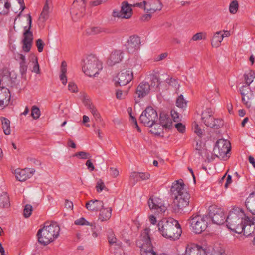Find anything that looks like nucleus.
I'll return each instance as SVG.
<instances>
[{
  "label": "nucleus",
  "mask_w": 255,
  "mask_h": 255,
  "mask_svg": "<svg viewBox=\"0 0 255 255\" xmlns=\"http://www.w3.org/2000/svg\"><path fill=\"white\" fill-rule=\"evenodd\" d=\"M14 58L19 63V70L21 75L23 77L25 76L28 69L26 62L25 56L22 54L17 53L15 54Z\"/></svg>",
  "instance_id": "obj_20"
},
{
  "label": "nucleus",
  "mask_w": 255,
  "mask_h": 255,
  "mask_svg": "<svg viewBox=\"0 0 255 255\" xmlns=\"http://www.w3.org/2000/svg\"><path fill=\"white\" fill-rule=\"evenodd\" d=\"M112 16L114 17H117L118 18H124L121 9L113 10L112 12Z\"/></svg>",
  "instance_id": "obj_55"
},
{
  "label": "nucleus",
  "mask_w": 255,
  "mask_h": 255,
  "mask_svg": "<svg viewBox=\"0 0 255 255\" xmlns=\"http://www.w3.org/2000/svg\"><path fill=\"white\" fill-rule=\"evenodd\" d=\"M160 124L166 129H170L173 127L171 118L166 114H161L159 118Z\"/></svg>",
  "instance_id": "obj_29"
},
{
  "label": "nucleus",
  "mask_w": 255,
  "mask_h": 255,
  "mask_svg": "<svg viewBox=\"0 0 255 255\" xmlns=\"http://www.w3.org/2000/svg\"><path fill=\"white\" fill-rule=\"evenodd\" d=\"M150 85L147 82H142L140 83L136 88V94L138 98H143L147 95L150 91Z\"/></svg>",
  "instance_id": "obj_25"
},
{
  "label": "nucleus",
  "mask_w": 255,
  "mask_h": 255,
  "mask_svg": "<svg viewBox=\"0 0 255 255\" xmlns=\"http://www.w3.org/2000/svg\"><path fill=\"white\" fill-rule=\"evenodd\" d=\"M75 224L78 225H90L92 226L88 221H87L84 218L82 217L80 219H77L75 221Z\"/></svg>",
  "instance_id": "obj_52"
},
{
  "label": "nucleus",
  "mask_w": 255,
  "mask_h": 255,
  "mask_svg": "<svg viewBox=\"0 0 255 255\" xmlns=\"http://www.w3.org/2000/svg\"><path fill=\"white\" fill-rule=\"evenodd\" d=\"M240 91L242 96V100L243 103L247 108H250L254 101L252 91L248 85H244L241 87Z\"/></svg>",
  "instance_id": "obj_12"
},
{
  "label": "nucleus",
  "mask_w": 255,
  "mask_h": 255,
  "mask_svg": "<svg viewBox=\"0 0 255 255\" xmlns=\"http://www.w3.org/2000/svg\"><path fill=\"white\" fill-rule=\"evenodd\" d=\"M35 170L32 168L17 169L15 170L16 179L20 181H24L32 177Z\"/></svg>",
  "instance_id": "obj_18"
},
{
  "label": "nucleus",
  "mask_w": 255,
  "mask_h": 255,
  "mask_svg": "<svg viewBox=\"0 0 255 255\" xmlns=\"http://www.w3.org/2000/svg\"><path fill=\"white\" fill-rule=\"evenodd\" d=\"M85 11L84 7L82 8V9L81 10V12L80 13H78L77 12L76 9L74 7H73L71 11V14L72 16H76L77 18H80L83 16V13Z\"/></svg>",
  "instance_id": "obj_53"
},
{
  "label": "nucleus",
  "mask_w": 255,
  "mask_h": 255,
  "mask_svg": "<svg viewBox=\"0 0 255 255\" xmlns=\"http://www.w3.org/2000/svg\"><path fill=\"white\" fill-rule=\"evenodd\" d=\"M68 90L73 93H77L78 92V88L76 85L73 82H69L68 84Z\"/></svg>",
  "instance_id": "obj_56"
},
{
  "label": "nucleus",
  "mask_w": 255,
  "mask_h": 255,
  "mask_svg": "<svg viewBox=\"0 0 255 255\" xmlns=\"http://www.w3.org/2000/svg\"><path fill=\"white\" fill-rule=\"evenodd\" d=\"M174 126L177 130L181 133H183L185 131V126L181 123H178L174 124Z\"/></svg>",
  "instance_id": "obj_54"
},
{
  "label": "nucleus",
  "mask_w": 255,
  "mask_h": 255,
  "mask_svg": "<svg viewBox=\"0 0 255 255\" xmlns=\"http://www.w3.org/2000/svg\"><path fill=\"white\" fill-rule=\"evenodd\" d=\"M133 72L130 68L123 69L118 74L116 78L115 79V84L116 86L118 85L120 86H125L129 83L133 79Z\"/></svg>",
  "instance_id": "obj_11"
},
{
  "label": "nucleus",
  "mask_w": 255,
  "mask_h": 255,
  "mask_svg": "<svg viewBox=\"0 0 255 255\" xmlns=\"http://www.w3.org/2000/svg\"><path fill=\"white\" fill-rule=\"evenodd\" d=\"M158 119L156 111L152 107H147L139 117V120L144 126L151 128Z\"/></svg>",
  "instance_id": "obj_7"
},
{
  "label": "nucleus",
  "mask_w": 255,
  "mask_h": 255,
  "mask_svg": "<svg viewBox=\"0 0 255 255\" xmlns=\"http://www.w3.org/2000/svg\"><path fill=\"white\" fill-rule=\"evenodd\" d=\"M144 9L147 10V13H154L157 11H160L163 7L159 0H149L148 1H143Z\"/></svg>",
  "instance_id": "obj_15"
},
{
  "label": "nucleus",
  "mask_w": 255,
  "mask_h": 255,
  "mask_svg": "<svg viewBox=\"0 0 255 255\" xmlns=\"http://www.w3.org/2000/svg\"><path fill=\"white\" fill-rule=\"evenodd\" d=\"M189 220L191 229L196 234L204 231L209 223V217L207 215H193Z\"/></svg>",
  "instance_id": "obj_6"
},
{
  "label": "nucleus",
  "mask_w": 255,
  "mask_h": 255,
  "mask_svg": "<svg viewBox=\"0 0 255 255\" xmlns=\"http://www.w3.org/2000/svg\"><path fill=\"white\" fill-rule=\"evenodd\" d=\"M176 106L181 109H184L187 107V101L184 99L183 96L180 95L178 97L176 101Z\"/></svg>",
  "instance_id": "obj_38"
},
{
  "label": "nucleus",
  "mask_w": 255,
  "mask_h": 255,
  "mask_svg": "<svg viewBox=\"0 0 255 255\" xmlns=\"http://www.w3.org/2000/svg\"><path fill=\"white\" fill-rule=\"evenodd\" d=\"M183 255H207L205 249L194 244H188Z\"/></svg>",
  "instance_id": "obj_16"
},
{
  "label": "nucleus",
  "mask_w": 255,
  "mask_h": 255,
  "mask_svg": "<svg viewBox=\"0 0 255 255\" xmlns=\"http://www.w3.org/2000/svg\"><path fill=\"white\" fill-rule=\"evenodd\" d=\"M31 58L33 60V63H34V66L31 69V72L35 73L37 74H40V68L37 57L34 55H32L31 56Z\"/></svg>",
  "instance_id": "obj_43"
},
{
  "label": "nucleus",
  "mask_w": 255,
  "mask_h": 255,
  "mask_svg": "<svg viewBox=\"0 0 255 255\" xmlns=\"http://www.w3.org/2000/svg\"><path fill=\"white\" fill-rule=\"evenodd\" d=\"M96 189L98 192H101L103 190L107 189V188L105 187L104 182L101 179H99L97 180L96 185Z\"/></svg>",
  "instance_id": "obj_46"
},
{
  "label": "nucleus",
  "mask_w": 255,
  "mask_h": 255,
  "mask_svg": "<svg viewBox=\"0 0 255 255\" xmlns=\"http://www.w3.org/2000/svg\"><path fill=\"white\" fill-rule=\"evenodd\" d=\"M209 221L211 219L214 224H223L225 222V216L223 210L216 206H211L209 208Z\"/></svg>",
  "instance_id": "obj_10"
},
{
  "label": "nucleus",
  "mask_w": 255,
  "mask_h": 255,
  "mask_svg": "<svg viewBox=\"0 0 255 255\" xmlns=\"http://www.w3.org/2000/svg\"><path fill=\"white\" fill-rule=\"evenodd\" d=\"M224 125V121L222 119L214 118V120L212 121V125L210 127V128L214 129H219L221 127H223Z\"/></svg>",
  "instance_id": "obj_40"
},
{
  "label": "nucleus",
  "mask_w": 255,
  "mask_h": 255,
  "mask_svg": "<svg viewBox=\"0 0 255 255\" xmlns=\"http://www.w3.org/2000/svg\"><path fill=\"white\" fill-rule=\"evenodd\" d=\"M255 77V73L253 71H250L248 73L244 74V78L246 81V85L249 87L250 84L253 81V79Z\"/></svg>",
  "instance_id": "obj_39"
},
{
  "label": "nucleus",
  "mask_w": 255,
  "mask_h": 255,
  "mask_svg": "<svg viewBox=\"0 0 255 255\" xmlns=\"http://www.w3.org/2000/svg\"><path fill=\"white\" fill-rule=\"evenodd\" d=\"M122 53L120 50H116L112 52L108 60V64L112 66L120 62L123 59Z\"/></svg>",
  "instance_id": "obj_27"
},
{
  "label": "nucleus",
  "mask_w": 255,
  "mask_h": 255,
  "mask_svg": "<svg viewBox=\"0 0 255 255\" xmlns=\"http://www.w3.org/2000/svg\"><path fill=\"white\" fill-rule=\"evenodd\" d=\"M82 70L89 77L96 76L102 69V63L94 55H88L83 61Z\"/></svg>",
  "instance_id": "obj_5"
},
{
  "label": "nucleus",
  "mask_w": 255,
  "mask_h": 255,
  "mask_svg": "<svg viewBox=\"0 0 255 255\" xmlns=\"http://www.w3.org/2000/svg\"><path fill=\"white\" fill-rule=\"evenodd\" d=\"M231 150V144L227 140L220 139L218 140L213 149L214 154L218 157L224 158Z\"/></svg>",
  "instance_id": "obj_9"
},
{
  "label": "nucleus",
  "mask_w": 255,
  "mask_h": 255,
  "mask_svg": "<svg viewBox=\"0 0 255 255\" xmlns=\"http://www.w3.org/2000/svg\"><path fill=\"white\" fill-rule=\"evenodd\" d=\"M192 129L199 136H201L202 135V130L199 128V125L195 122L192 124Z\"/></svg>",
  "instance_id": "obj_49"
},
{
  "label": "nucleus",
  "mask_w": 255,
  "mask_h": 255,
  "mask_svg": "<svg viewBox=\"0 0 255 255\" xmlns=\"http://www.w3.org/2000/svg\"><path fill=\"white\" fill-rule=\"evenodd\" d=\"M148 204L150 209L154 210L158 213H164L167 208L164 205L161 199L155 196H151L148 200Z\"/></svg>",
  "instance_id": "obj_13"
},
{
  "label": "nucleus",
  "mask_w": 255,
  "mask_h": 255,
  "mask_svg": "<svg viewBox=\"0 0 255 255\" xmlns=\"http://www.w3.org/2000/svg\"><path fill=\"white\" fill-rule=\"evenodd\" d=\"M104 32L103 29L100 27H90L85 30V34L88 36L95 35Z\"/></svg>",
  "instance_id": "obj_35"
},
{
  "label": "nucleus",
  "mask_w": 255,
  "mask_h": 255,
  "mask_svg": "<svg viewBox=\"0 0 255 255\" xmlns=\"http://www.w3.org/2000/svg\"><path fill=\"white\" fill-rule=\"evenodd\" d=\"M60 230L59 225L56 222L45 225L37 232L38 242L43 245L48 244L58 237Z\"/></svg>",
  "instance_id": "obj_4"
},
{
  "label": "nucleus",
  "mask_w": 255,
  "mask_h": 255,
  "mask_svg": "<svg viewBox=\"0 0 255 255\" xmlns=\"http://www.w3.org/2000/svg\"><path fill=\"white\" fill-rule=\"evenodd\" d=\"M0 119L1 121L2 128L5 134H10L11 129L10 126V121L8 119L4 117H1Z\"/></svg>",
  "instance_id": "obj_33"
},
{
  "label": "nucleus",
  "mask_w": 255,
  "mask_h": 255,
  "mask_svg": "<svg viewBox=\"0 0 255 255\" xmlns=\"http://www.w3.org/2000/svg\"><path fill=\"white\" fill-rule=\"evenodd\" d=\"M31 115L34 119H38L40 115L39 109L37 107L33 106L31 109Z\"/></svg>",
  "instance_id": "obj_47"
},
{
  "label": "nucleus",
  "mask_w": 255,
  "mask_h": 255,
  "mask_svg": "<svg viewBox=\"0 0 255 255\" xmlns=\"http://www.w3.org/2000/svg\"><path fill=\"white\" fill-rule=\"evenodd\" d=\"M108 0H96L90 2V4L92 6H96L102 4V3H105Z\"/></svg>",
  "instance_id": "obj_59"
},
{
  "label": "nucleus",
  "mask_w": 255,
  "mask_h": 255,
  "mask_svg": "<svg viewBox=\"0 0 255 255\" xmlns=\"http://www.w3.org/2000/svg\"><path fill=\"white\" fill-rule=\"evenodd\" d=\"M10 7V4L8 2V0H0V14L8 13Z\"/></svg>",
  "instance_id": "obj_34"
},
{
  "label": "nucleus",
  "mask_w": 255,
  "mask_h": 255,
  "mask_svg": "<svg viewBox=\"0 0 255 255\" xmlns=\"http://www.w3.org/2000/svg\"><path fill=\"white\" fill-rule=\"evenodd\" d=\"M51 4L52 0H45V3L42 11L39 17V20L40 21L44 22L49 18Z\"/></svg>",
  "instance_id": "obj_24"
},
{
  "label": "nucleus",
  "mask_w": 255,
  "mask_h": 255,
  "mask_svg": "<svg viewBox=\"0 0 255 255\" xmlns=\"http://www.w3.org/2000/svg\"><path fill=\"white\" fill-rule=\"evenodd\" d=\"M32 211V206L30 204H26L23 210V216L25 218L29 217Z\"/></svg>",
  "instance_id": "obj_48"
},
{
  "label": "nucleus",
  "mask_w": 255,
  "mask_h": 255,
  "mask_svg": "<svg viewBox=\"0 0 255 255\" xmlns=\"http://www.w3.org/2000/svg\"><path fill=\"white\" fill-rule=\"evenodd\" d=\"M108 240L109 243L111 245H114L117 248H120L121 246V243L118 241L117 239L116 238L112 231L109 233L108 235Z\"/></svg>",
  "instance_id": "obj_37"
},
{
  "label": "nucleus",
  "mask_w": 255,
  "mask_h": 255,
  "mask_svg": "<svg viewBox=\"0 0 255 255\" xmlns=\"http://www.w3.org/2000/svg\"><path fill=\"white\" fill-rule=\"evenodd\" d=\"M11 95L8 89L0 87V110L3 109L9 103Z\"/></svg>",
  "instance_id": "obj_19"
},
{
  "label": "nucleus",
  "mask_w": 255,
  "mask_h": 255,
  "mask_svg": "<svg viewBox=\"0 0 255 255\" xmlns=\"http://www.w3.org/2000/svg\"><path fill=\"white\" fill-rule=\"evenodd\" d=\"M171 115L172 116V118L174 122H178L179 118L178 113L176 112L175 111L172 110L171 111Z\"/></svg>",
  "instance_id": "obj_61"
},
{
  "label": "nucleus",
  "mask_w": 255,
  "mask_h": 255,
  "mask_svg": "<svg viewBox=\"0 0 255 255\" xmlns=\"http://www.w3.org/2000/svg\"><path fill=\"white\" fill-rule=\"evenodd\" d=\"M86 165L90 171H93L95 169L94 166L90 160H88L86 162Z\"/></svg>",
  "instance_id": "obj_62"
},
{
  "label": "nucleus",
  "mask_w": 255,
  "mask_h": 255,
  "mask_svg": "<svg viewBox=\"0 0 255 255\" xmlns=\"http://www.w3.org/2000/svg\"><path fill=\"white\" fill-rule=\"evenodd\" d=\"M9 206V198L7 193L2 192L0 195V206L5 208L8 207Z\"/></svg>",
  "instance_id": "obj_36"
},
{
  "label": "nucleus",
  "mask_w": 255,
  "mask_h": 255,
  "mask_svg": "<svg viewBox=\"0 0 255 255\" xmlns=\"http://www.w3.org/2000/svg\"><path fill=\"white\" fill-rule=\"evenodd\" d=\"M158 231L165 238L171 240L178 239L182 229L178 221L173 218H164L158 223Z\"/></svg>",
  "instance_id": "obj_2"
},
{
  "label": "nucleus",
  "mask_w": 255,
  "mask_h": 255,
  "mask_svg": "<svg viewBox=\"0 0 255 255\" xmlns=\"http://www.w3.org/2000/svg\"><path fill=\"white\" fill-rule=\"evenodd\" d=\"M150 175L148 172H132L129 177L130 180L135 184L140 181L146 180L150 178Z\"/></svg>",
  "instance_id": "obj_23"
},
{
  "label": "nucleus",
  "mask_w": 255,
  "mask_h": 255,
  "mask_svg": "<svg viewBox=\"0 0 255 255\" xmlns=\"http://www.w3.org/2000/svg\"><path fill=\"white\" fill-rule=\"evenodd\" d=\"M128 90L122 91L121 90H117L116 92V97L119 99H122L128 95Z\"/></svg>",
  "instance_id": "obj_50"
},
{
  "label": "nucleus",
  "mask_w": 255,
  "mask_h": 255,
  "mask_svg": "<svg viewBox=\"0 0 255 255\" xmlns=\"http://www.w3.org/2000/svg\"><path fill=\"white\" fill-rule=\"evenodd\" d=\"M67 72V63L65 61L62 62L60 67V79L64 85L67 83V79L66 75Z\"/></svg>",
  "instance_id": "obj_32"
},
{
  "label": "nucleus",
  "mask_w": 255,
  "mask_h": 255,
  "mask_svg": "<svg viewBox=\"0 0 255 255\" xmlns=\"http://www.w3.org/2000/svg\"><path fill=\"white\" fill-rule=\"evenodd\" d=\"M99 219L101 221L108 220L111 217L112 209L109 207L100 209L99 210Z\"/></svg>",
  "instance_id": "obj_30"
},
{
  "label": "nucleus",
  "mask_w": 255,
  "mask_h": 255,
  "mask_svg": "<svg viewBox=\"0 0 255 255\" xmlns=\"http://www.w3.org/2000/svg\"><path fill=\"white\" fill-rule=\"evenodd\" d=\"M239 3L237 0L232 1L229 5V12L232 14H235L238 11Z\"/></svg>",
  "instance_id": "obj_42"
},
{
  "label": "nucleus",
  "mask_w": 255,
  "mask_h": 255,
  "mask_svg": "<svg viewBox=\"0 0 255 255\" xmlns=\"http://www.w3.org/2000/svg\"><path fill=\"white\" fill-rule=\"evenodd\" d=\"M86 106H87V108L90 110L92 114H93V113L97 111L95 106L90 102H87L86 104Z\"/></svg>",
  "instance_id": "obj_57"
},
{
  "label": "nucleus",
  "mask_w": 255,
  "mask_h": 255,
  "mask_svg": "<svg viewBox=\"0 0 255 255\" xmlns=\"http://www.w3.org/2000/svg\"><path fill=\"white\" fill-rule=\"evenodd\" d=\"M74 157H77L82 159H90L91 156L90 154L86 152L79 151L73 155Z\"/></svg>",
  "instance_id": "obj_45"
},
{
  "label": "nucleus",
  "mask_w": 255,
  "mask_h": 255,
  "mask_svg": "<svg viewBox=\"0 0 255 255\" xmlns=\"http://www.w3.org/2000/svg\"><path fill=\"white\" fill-rule=\"evenodd\" d=\"M244 210L238 207H234L229 212L226 219L228 228L235 232L240 234L242 228L241 225L245 219L247 218Z\"/></svg>",
  "instance_id": "obj_3"
},
{
  "label": "nucleus",
  "mask_w": 255,
  "mask_h": 255,
  "mask_svg": "<svg viewBox=\"0 0 255 255\" xmlns=\"http://www.w3.org/2000/svg\"><path fill=\"white\" fill-rule=\"evenodd\" d=\"M28 26L24 27L25 30L23 34L22 49L24 52H28L31 49L33 41V34L30 29L31 28L32 18L30 15H27Z\"/></svg>",
  "instance_id": "obj_8"
},
{
  "label": "nucleus",
  "mask_w": 255,
  "mask_h": 255,
  "mask_svg": "<svg viewBox=\"0 0 255 255\" xmlns=\"http://www.w3.org/2000/svg\"><path fill=\"white\" fill-rule=\"evenodd\" d=\"M213 114L214 112L210 108H207L203 111L201 114L202 122L210 128L212 125V121L214 118Z\"/></svg>",
  "instance_id": "obj_21"
},
{
  "label": "nucleus",
  "mask_w": 255,
  "mask_h": 255,
  "mask_svg": "<svg viewBox=\"0 0 255 255\" xmlns=\"http://www.w3.org/2000/svg\"><path fill=\"white\" fill-rule=\"evenodd\" d=\"M109 170H110V175L113 178H116L119 175V172L117 168H114V167H111V168H110Z\"/></svg>",
  "instance_id": "obj_58"
},
{
  "label": "nucleus",
  "mask_w": 255,
  "mask_h": 255,
  "mask_svg": "<svg viewBox=\"0 0 255 255\" xmlns=\"http://www.w3.org/2000/svg\"><path fill=\"white\" fill-rule=\"evenodd\" d=\"M153 126H154V127L153 128L152 127L150 130V132L156 135H160L162 133L163 128H162V126L160 124L158 125L156 122L155 125H154Z\"/></svg>",
  "instance_id": "obj_41"
},
{
  "label": "nucleus",
  "mask_w": 255,
  "mask_h": 255,
  "mask_svg": "<svg viewBox=\"0 0 255 255\" xmlns=\"http://www.w3.org/2000/svg\"><path fill=\"white\" fill-rule=\"evenodd\" d=\"M140 38L136 35L129 37L125 44L127 51L129 53H134L137 52L140 46Z\"/></svg>",
  "instance_id": "obj_14"
},
{
  "label": "nucleus",
  "mask_w": 255,
  "mask_h": 255,
  "mask_svg": "<svg viewBox=\"0 0 255 255\" xmlns=\"http://www.w3.org/2000/svg\"><path fill=\"white\" fill-rule=\"evenodd\" d=\"M222 31H217L214 33L213 36L211 40V45L213 47L218 48L221 44L222 40L221 39L220 34Z\"/></svg>",
  "instance_id": "obj_31"
},
{
  "label": "nucleus",
  "mask_w": 255,
  "mask_h": 255,
  "mask_svg": "<svg viewBox=\"0 0 255 255\" xmlns=\"http://www.w3.org/2000/svg\"><path fill=\"white\" fill-rule=\"evenodd\" d=\"M168 83L170 86L175 88H176L177 87H178L179 86L178 81L176 79L173 78H170V79H169Z\"/></svg>",
  "instance_id": "obj_60"
},
{
  "label": "nucleus",
  "mask_w": 255,
  "mask_h": 255,
  "mask_svg": "<svg viewBox=\"0 0 255 255\" xmlns=\"http://www.w3.org/2000/svg\"><path fill=\"white\" fill-rule=\"evenodd\" d=\"M207 39V33L205 32H201L194 34L192 37V40L196 41Z\"/></svg>",
  "instance_id": "obj_44"
},
{
  "label": "nucleus",
  "mask_w": 255,
  "mask_h": 255,
  "mask_svg": "<svg viewBox=\"0 0 255 255\" xmlns=\"http://www.w3.org/2000/svg\"><path fill=\"white\" fill-rule=\"evenodd\" d=\"M35 44H36V46L37 48L38 51L39 52H42V51L43 50L44 46L45 45L43 41L41 39L39 38V39H37V40H36Z\"/></svg>",
  "instance_id": "obj_51"
},
{
  "label": "nucleus",
  "mask_w": 255,
  "mask_h": 255,
  "mask_svg": "<svg viewBox=\"0 0 255 255\" xmlns=\"http://www.w3.org/2000/svg\"><path fill=\"white\" fill-rule=\"evenodd\" d=\"M232 176L230 175H228L225 184V188H227L229 187V185L232 183Z\"/></svg>",
  "instance_id": "obj_64"
},
{
  "label": "nucleus",
  "mask_w": 255,
  "mask_h": 255,
  "mask_svg": "<svg viewBox=\"0 0 255 255\" xmlns=\"http://www.w3.org/2000/svg\"><path fill=\"white\" fill-rule=\"evenodd\" d=\"M171 192L174 198V203L177 207V211H182L189 203L190 194L185 188L182 180L174 182L171 188Z\"/></svg>",
  "instance_id": "obj_1"
},
{
  "label": "nucleus",
  "mask_w": 255,
  "mask_h": 255,
  "mask_svg": "<svg viewBox=\"0 0 255 255\" xmlns=\"http://www.w3.org/2000/svg\"><path fill=\"white\" fill-rule=\"evenodd\" d=\"M255 217H253L252 219L248 217L245 219L244 223L241 225L242 228L241 233H243L244 235L246 236H249L254 233L255 227L254 223Z\"/></svg>",
  "instance_id": "obj_17"
},
{
  "label": "nucleus",
  "mask_w": 255,
  "mask_h": 255,
  "mask_svg": "<svg viewBox=\"0 0 255 255\" xmlns=\"http://www.w3.org/2000/svg\"><path fill=\"white\" fill-rule=\"evenodd\" d=\"M104 206L103 202L98 200H91L85 204L86 209L91 212H97Z\"/></svg>",
  "instance_id": "obj_22"
},
{
  "label": "nucleus",
  "mask_w": 255,
  "mask_h": 255,
  "mask_svg": "<svg viewBox=\"0 0 255 255\" xmlns=\"http://www.w3.org/2000/svg\"><path fill=\"white\" fill-rule=\"evenodd\" d=\"M121 10L125 19L130 18L132 15V9L127 1L122 3Z\"/></svg>",
  "instance_id": "obj_28"
},
{
  "label": "nucleus",
  "mask_w": 255,
  "mask_h": 255,
  "mask_svg": "<svg viewBox=\"0 0 255 255\" xmlns=\"http://www.w3.org/2000/svg\"><path fill=\"white\" fill-rule=\"evenodd\" d=\"M245 205L247 209L253 215H255V192L251 193L247 198Z\"/></svg>",
  "instance_id": "obj_26"
},
{
  "label": "nucleus",
  "mask_w": 255,
  "mask_h": 255,
  "mask_svg": "<svg viewBox=\"0 0 255 255\" xmlns=\"http://www.w3.org/2000/svg\"><path fill=\"white\" fill-rule=\"evenodd\" d=\"M152 13H147V14L143 15L141 17V20L143 21H148L151 18V14Z\"/></svg>",
  "instance_id": "obj_63"
}]
</instances>
